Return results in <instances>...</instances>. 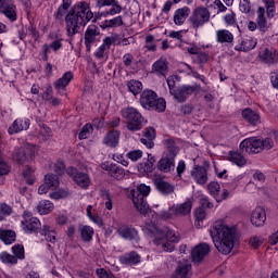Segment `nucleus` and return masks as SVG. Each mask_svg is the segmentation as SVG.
Listing matches in <instances>:
<instances>
[{
  "instance_id": "25",
  "label": "nucleus",
  "mask_w": 278,
  "mask_h": 278,
  "mask_svg": "<svg viewBox=\"0 0 278 278\" xmlns=\"http://www.w3.org/2000/svg\"><path fill=\"white\" fill-rule=\"evenodd\" d=\"M215 38L219 45H233V33L228 29L216 30Z\"/></svg>"
},
{
  "instance_id": "61",
  "label": "nucleus",
  "mask_w": 278,
  "mask_h": 278,
  "mask_svg": "<svg viewBox=\"0 0 278 278\" xmlns=\"http://www.w3.org/2000/svg\"><path fill=\"white\" fill-rule=\"evenodd\" d=\"M94 58L97 60H103V58H108V50L103 45H101L94 52Z\"/></svg>"
},
{
  "instance_id": "21",
  "label": "nucleus",
  "mask_w": 278,
  "mask_h": 278,
  "mask_svg": "<svg viewBox=\"0 0 278 278\" xmlns=\"http://www.w3.org/2000/svg\"><path fill=\"white\" fill-rule=\"evenodd\" d=\"M99 27L97 25L88 26V28L85 31V46L87 51H90L92 45L97 42V36H99Z\"/></svg>"
},
{
  "instance_id": "36",
  "label": "nucleus",
  "mask_w": 278,
  "mask_h": 278,
  "mask_svg": "<svg viewBox=\"0 0 278 278\" xmlns=\"http://www.w3.org/2000/svg\"><path fill=\"white\" fill-rule=\"evenodd\" d=\"M54 207H55V205H53V202H51L49 200H41V201H39V203L37 205V212L41 216H45L47 214H51V212H53Z\"/></svg>"
},
{
  "instance_id": "50",
  "label": "nucleus",
  "mask_w": 278,
  "mask_h": 278,
  "mask_svg": "<svg viewBox=\"0 0 278 278\" xmlns=\"http://www.w3.org/2000/svg\"><path fill=\"white\" fill-rule=\"evenodd\" d=\"M102 201L104 204L105 210L112 211L114 205L112 204V194H110V191H102L101 192Z\"/></svg>"
},
{
  "instance_id": "29",
  "label": "nucleus",
  "mask_w": 278,
  "mask_h": 278,
  "mask_svg": "<svg viewBox=\"0 0 278 278\" xmlns=\"http://www.w3.org/2000/svg\"><path fill=\"white\" fill-rule=\"evenodd\" d=\"M153 140H155V129L153 127L146 128L143 130V137L140 139L141 144H144L147 149H153L155 147Z\"/></svg>"
},
{
  "instance_id": "9",
  "label": "nucleus",
  "mask_w": 278,
  "mask_h": 278,
  "mask_svg": "<svg viewBox=\"0 0 278 278\" xmlns=\"http://www.w3.org/2000/svg\"><path fill=\"white\" fill-rule=\"evenodd\" d=\"M66 173L68 177L73 179V181L78 186V188H81L83 190H88L90 187V175L88 173L79 172L75 167H68L66 169Z\"/></svg>"
},
{
  "instance_id": "38",
  "label": "nucleus",
  "mask_w": 278,
  "mask_h": 278,
  "mask_svg": "<svg viewBox=\"0 0 278 278\" xmlns=\"http://www.w3.org/2000/svg\"><path fill=\"white\" fill-rule=\"evenodd\" d=\"M123 16L117 15L111 20H105L102 23V29H114L116 27H123Z\"/></svg>"
},
{
  "instance_id": "5",
  "label": "nucleus",
  "mask_w": 278,
  "mask_h": 278,
  "mask_svg": "<svg viewBox=\"0 0 278 278\" xmlns=\"http://www.w3.org/2000/svg\"><path fill=\"white\" fill-rule=\"evenodd\" d=\"M140 103L144 110H155L156 112H164L166 110V100L157 98V93L153 90H144L141 93Z\"/></svg>"
},
{
  "instance_id": "47",
  "label": "nucleus",
  "mask_w": 278,
  "mask_h": 278,
  "mask_svg": "<svg viewBox=\"0 0 278 278\" xmlns=\"http://www.w3.org/2000/svg\"><path fill=\"white\" fill-rule=\"evenodd\" d=\"M71 195V191L68 189L61 188L52 193H50V199L54 201H60V199H66Z\"/></svg>"
},
{
  "instance_id": "32",
  "label": "nucleus",
  "mask_w": 278,
  "mask_h": 278,
  "mask_svg": "<svg viewBox=\"0 0 278 278\" xmlns=\"http://www.w3.org/2000/svg\"><path fill=\"white\" fill-rule=\"evenodd\" d=\"M22 229L25 231V233H36L41 227L40 219L38 217L31 218L28 222H22Z\"/></svg>"
},
{
  "instance_id": "1",
  "label": "nucleus",
  "mask_w": 278,
  "mask_h": 278,
  "mask_svg": "<svg viewBox=\"0 0 278 278\" xmlns=\"http://www.w3.org/2000/svg\"><path fill=\"white\" fill-rule=\"evenodd\" d=\"M151 193V187L147 185H139L137 192L132 194V203L137 212L141 213L142 216H148L150 222H146L143 231L146 236L153 238V244L165 251V253H173L175 251V244H179L181 241V235L179 231L168 227H157L155 222L160 218V215L152 211L147 203V197Z\"/></svg>"
},
{
  "instance_id": "56",
  "label": "nucleus",
  "mask_w": 278,
  "mask_h": 278,
  "mask_svg": "<svg viewBox=\"0 0 278 278\" xmlns=\"http://www.w3.org/2000/svg\"><path fill=\"white\" fill-rule=\"evenodd\" d=\"M223 21L227 25V27H233V25H236V13L233 11L228 12L223 17Z\"/></svg>"
},
{
  "instance_id": "2",
  "label": "nucleus",
  "mask_w": 278,
  "mask_h": 278,
  "mask_svg": "<svg viewBox=\"0 0 278 278\" xmlns=\"http://www.w3.org/2000/svg\"><path fill=\"white\" fill-rule=\"evenodd\" d=\"M236 233V226H229L227 222L223 219L216 220L210 229L215 249L222 253V255H229V253L233 251Z\"/></svg>"
},
{
  "instance_id": "54",
  "label": "nucleus",
  "mask_w": 278,
  "mask_h": 278,
  "mask_svg": "<svg viewBox=\"0 0 278 278\" xmlns=\"http://www.w3.org/2000/svg\"><path fill=\"white\" fill-rule=\"evenodd\" d=\"M111 177H114V179L121 180L125 178V169L123 167L115 165L111 172Z\"/></svg>"
},
{
  "instance_id": "26",
  "label": "nucleus",
  "mask_w": 278,
  "mask_h": 278,
  "mask_svg": "<svg viewBox=\"0 0 278 278\" xmlns=\"http://www.w3.org/2000/svg\"><path fill=\"white\" fill-rule=\"evenodd\" d=\"M71 13V0H63L62 4L54 12L55 21H65L66 16Z\"/></svg>"
},
{
  "instance_id": "52",
  "label": "nucleus",
  "mask_w": 278,
  "mask_h": 278,
  "mask_svg": "<svg viewBox=\"0 0 278 278\" xmlns=\"http://www.w3.org/2000/svg\"><path fill=\"white\" fill-rule=\"evenodd\" d=\"M45 181L50 188H60V178L56 175L48 174L45 176Z\"/></svg>"
},
{
  "instance_id": "42",
  "label": "nucleus",
  "mask_w": 278,
  "mask_h": 278,
  "mask_svg": "<svg viewBox=\"0 0 278 278\" xmlns=\"http://www.w3.org/2000/svg\"><path fill=\"white\" fill-rule=\"evenodd\" d=\"M80 236L84 242H91L94 236V228H92L91 226H83L80 228Z\"/></svg>"
},
{
  "instance_id": "63",
  "label": "nucleus",
  "mask_w": 278,
  "mask_h": 278,
  "mask_svg": "<svg viewBox=\"0 0 278 278\" xmlns=\"http://www.w3.org/2000/svg\"><path fill=\"white\" fill-rule=\"evenodd\" d=\"M210 60V55L205 52H198L195 54L194 61L198 62V64H205Z\"/></svg>"
},
{
  "instance_id": "27",
  "label": "nucleus",
  "mask_w": 278,
  "mask_h": 278,
  "mask_svg": "<svg viewBox=\"0 0 278 278\" xmlns=\"http://www.w3.org/2000/svg\"><path fill=\"white\" fill-rule=\"evenodd\" d=\"M192 212V201H187L181 204H174L172 206V214L175 216H188Z\"/></svg>"
},
{
  "instance_id": "40",
  "label": "nucleus",
  "mask_w": 278,
  "mask_h": 278,
  "mask_svg": "<svg viewBox=\"0 0 278 278\" xmlns=\"http://www.w3.org/2000/svg\"><path fill=\"white\" fill-rule=\"evenodd\" d=\"M39 233H41V236H43L48 242H52V244L55 243L56 232L49 225H43L40 228Z\"/></svg>"
},
{
  "instance_id": "58",
  "label": "nucleus",
  "mask_w": 278,
  "mask_h": 278,
  "mask_svg": "<svg viewBox=\"0 0 278 278\" xmlns=\"http://www.w3.org/2000/svg\"><path fill=\"white\" fill-rule=\"evenodd\" d=\"M90 134H92V124H86L83 127L78 138L79 140H86V138H90Z\"/></svg>"
},
{
  "instance_id": "16",
  "label": "nucleus",
  "mask_w": 278,
  "mask_h": 278,
  "mask_svg": "<svg viewBox=\"0 0 278 278\" xmlns=\"http://www.w3.org/2000/svg\"><path fill=\"white\" fill-rule=\"evenodd\" d=\"M117 233L119 238L129 240L130 242H138L140 240L138 230L131 226H119L117 228Z\"/></svg>"
},
{
  "instance_id": "28",
  "label": "nucleus",
  "mask_w": 278,
  "mask_h": 278,
  "mask_svg": "<svg viewBox=\"0 0 278 278\" xmlns=\"http://www.w3.org/2000/svg\"><path fill=\"white\" fill-rule=\"evenodd\" d=\"M188 16H190V8L182 7L174 12L173 21L176 25L181 26L188 21Z\"/></svg>"
},
{
  "instance_id": "35",
  "label": "nucleus",
  "mask_w": 278,
  "mask_h": 278,
  "mask_svg": "<svg viewBox=\"0 0 278 278\" xmlns=\"http://www.w3.org/2000/svg\"><path fill=\"white\" fill-rule=\"evenodd\" d=\"M242 116L250 125H260V113L253 111L252 109H244L242 111Z\"/></svg>"
},
{
  "instance_id": "10",
  "label": "nucleus",
  "mask_w": 278,
  "mask_h": 278,
  "mask_svg": "<svg viewBox=\"0 0 278 278\" xmlns=\"http://www.w3.org/2000/svg\"><path fill=\"white\" fill-rule=\"evenodd\" d=\"M97 7L111 8L101 13L103 18H108V16H116V14H121V12H123V7L118 3V0H97Z\"/></svg>"
},
{
  "instance_id": "34",
  "label": "nucleus",
  "mask_w": 278,
  "mask_h": 278,
  "mask_svg": "<svg viewBox=\"0 0 278 278\" xmlns=\"http://www.w3.org/2000/svg\"><path fill=\"white\" fill-rule=\"evenodd\" d=\"M119 262L124 266H136V264H140V256L136 252H129L119 256Z\"/></svg>"
},
{
  "instance_id": "23",
  "label": "nucleus",
  "mask_w": 278,
  "mask_h": 278,
  "mask_svg": "<svg viewBox=\"0 0 278 278\" xmlns=\"http://www.w3.org/2000/svg\"><path fill=\"white\" fill-rule=\"evenodd\" d=\"M257 47V39L253 37H248L242 39L239 43L235 46V51H243L244 53L253 51Z\"/></svg>"
},
{
  "instance_id": "3",
  "label": "nucleus",
  "mask_w": 278,
  "mask_h": 278,
  "mask_svg": "<svg viewBox=\"0 0 278 278\" xmlns=\"http://www.w3.org/2000/svg\"><path fill=\"white\" fill-rule=\"evenodd\" d=\"M94 18V13L90 10V4L86 1L77 2L75 9H71L66 15L67 36H75L81 25H88Z\"/></svg>"
},
{
  "instance_id": "43",
  "label": "nucleus",
  "mask_w": 278,
  "mask_h": 278,
  "mask_svg": "<svg viewBox=\"0 0 278 278\" xmlns=\"http://www.w3.org/2000/svg\"><path fill=\"white\" fill-rule=\"evenodd\" d=\"M264 8H258L257 10V27L261 31H266L268 29V23L266 22V17L264 16Z\"/></svg>"
},
{
  "instance_id": "24",
  "label": "nucleus",
  "mask_w": 278,
  "mask_h": 278,
  "mask_svg": "<svg viewBox=\"0 0 278 278\" xmlns=\"http://www.w3.org/2000/svg\"><path fill=\"white\" fill-rule=\"evenodd\" d=\"M152 73H155L159 77H166L168 74V61L164 58L159 59L152 65Z\"/></svg>"
},
{
  "instance_id": "44",
  "label": "nucleus",
  "mask_w": 278,
  "mask_h": 278,
  "mask_svg": "<svg viewBox=\"0 0 278 278\" xmlns=\"http://www.w3.org/2000/svg\"><path fill=\"white\" fill-rule=\"evenodd\" d=\"M275 149V139L271 132L265 139H261V151H270Z\"/></svg>"
},
{
  "instance_id": "20",
  "label": "nucleus",
  "mask_w": 278,
  "mask_h": 278,
  "mask_svg": "<svg viewBox=\"0 0 278 278\" xmlns=\"http://www.w3.org/2000/svg\"><path fill=\"white\" fill-rule=\"evenodd\" d=\"M30 124L29 118H17L9 127L8 131L10 136H14V134H20V131H27Z\"/></svg>"
},
{
  "instance_id": "22",
  "label": "nucleus",
  "mask_w": 278,
  "mask_h": 278,
  "mask_svg": "<svg viewBox=\"0 0 278 278\" xmlns=\"http://www.w3.org/2000/svg\"><path fill=\"white\" fill-rule=\"evenodd\" d=\"M191 177L199 186H205L207 184V169L203 166H195L191 170Z\"/></svg>"
},
{
  "instance_id": "48",
  "label": "nucleus",
  "mask_w": 278,
  "mask_h": 278,
  "mask_svg": "<svg viewBox=\"0 0 278 278\" xmlns=\"http://www.w3.org/2000/svg\"><path fill=\"white\" fill-rule=\"evenodd\" d=\"M205 216H207V213L205 212V208L203 207H198L194 212V225L195 227H201V223L205 220Z\"/></svg>"
},
{
  "instance_id": "62",
  "label": "nucleus",
  "mask_w": 278,
  "mask_h": 278,
  "mask_svg": "<svg viewBox=\"0 0 278 278\" xmlns=\"http://www.w3.org/2000/svg\"><path fill=\"white\" fill-rule=\"evenodd\" d=\"M39 136L42 138V140H49V138H51V128L47 126L40 127Z\"/></svg>"
},
{
  "instance_id": "55",
  "label": "nucleus",
  "mask_w": 278,
  "mask_h": 278,
  "mask_svg": "<svg viewBox=\"0 0 278 278\" xmlns=\"http://www.w3.org/2000/svg\"><path fill=\"white\" fill-rule=\"evenodd\" d=\"M116 40H118V35H111L109 37H105L102 41V46L110 51V47H112V45L116 43Z\"/></svg>"
},
{
  "instance_id": "59",
  "label": "nucleus",
  "mask_w": 278,
  "mask_h": 278,
  "mask_svg": "<svg viewBox=\"0 0 278 278\" xmlns=\"http://www.w3.org/2000/svg\"><path fill=\"white\" fill-rule=\"evenodd\" d=\"M126 157H128V160L130 162H138V160H142V151L141 150H132L129 151L126 154Z\"/></svg>"
},
{
  "instance_id": "46",
  "label": "nucleus",
  "mask_w": 278,
  "mask_h": 278,
  "mask_svg": "<svg viewBox=\"0 0 278 278\" xmlns=\"http://www.w3.org/2000/svg\"><path fill=\"white\" fill-rule=\"evenodd\" d=\"M34 173H35V169L33 167H27L23 172V177L26 184H28V186H34V182L36 181V176Z\"/></svg>"
},
{
  "instance_id": "13",
  "label": "nucleus",
  "mask_w": 278,
  "mask_h": 278,
  "mask_svg": "<svg viewBox=\"0 0 278 278\" xmlns=\"http://www.w3.org/2000/svg\"><path fill=\"white\" fill-rule=\"evenodd\" d=\"M0 13L3 14L10 23H15L18 18L16 4H13L12 0H0Z\"/></svg>"
},
{
  "instance_id": "57",
  "label": "nucleus",
  "mask_w": 278,
  "mask_h": 278,
  "mask_svg": "<svg viewBox=\"0 0 278 278\" xmlns=\"http://www.w3.org/2000/svg\"><path fill=\"white\" fill-rule=\"evenodd\" d=\"M12 252L16 260H25V248L21 244L14 245Z\"/></svg>"
},
{
  "instance_id": "4",
  "label": "nucleus",
  "mask_w": 278,
  "mask_h": 278,
  "mask_svg": "<svg viewBox=\"0 0 278 278\" xmlns=\"http://www.w3.org/2000/svg\"><path fill=\"white\" fill-rule=\"evenodd\" d=\"M167 150L163 153L161 160L157 162V169L161 173H173L175 172V159L179 153V148L175 143V140H166Z\"/></svg>"
},
{
  "instance_id": "18",
  "label": "nucleus",
  "mask_w": 278,
  "mask_h": 278,
  "mask_svg": "<svg viewBox=\"0 0 278 278\" xmlns=\"http://www.w3.org/2000/svg\"><path fill=\"white\" fill-rule=\"evenodd\" d=\"M176 276L172 278H190L192 277V263L190 261H180L176 267Z\"/></svg>"
},
{
  "instance_id": "19",
  "label": "nucleus",
  "mask_w": 278,
  "mask_h": 278,
  "mask_svg": "<svg viewBox=\"0 0 278 278\" xmlns=\"http://www.w3.org/2000/svg\"><path fill=\"white\" fill-rule=\"evenodd\" d=\"M250 220L254 227H264V224L266 223V211L264 210V207H255L252 211Z\"/></svg>"
},
{
  "instance_id": "7",
  "label": "nucleus",
  "mask_w": 278,
  "mask_h": 278,
  "mask_svg": "<svg viewBox=\"0 0 278 278\" xmlns=\"http://www.w3.org/2000/svg\"><path fill=\"white\" fill-rule=\"evenodd\" d=\"M211 17L212 13L210 12V9L206 7H197L193 9L188 22L192 29H201V27L210 23Z\"/></svg>"
},
{
  "instance_id": "6",
  "label": "nucleus",
  "mask_w": 278,
  "mask_h": 278,
  "mask_svg": "<svg viewBox=\"0 0 278 278\" xmlns=\"http://www.w3.org/2000/svg\"><path fill=\"white\" fill-rule=\"evenodd\" d=\"M121 114L123 118L127 119V129H129V131H140V129H142V122L144 118L136 108H124L122 109Z\"/></svg>"
},
{
  "instance_id": "31",
  "label": "nucleus",
  "mask_w": 278,
  "mask_h": 278,
  "mask_svg": "<svg viewBox=\"0 0 278 278\" xmlns=\"http://www.w3.org/2000/svg\"><path fill=\"white\" fill-rule=\"evenodd\" d=\"M119 140H121V132L118 130H111L105 135L103 139V144H105L106 147H110L111 149H114L118 147Z\"/></svg>"
},
{
  "instance_id": "12",
  "label": "nucleus",
  "mask_w": 278,
  "mask_h": 278,
  "mask_svg": "<svg viewBox=\"0 0 278 278\" xmlns=\"http://www.w3.org/2000/svg\"><path fill=\"white\" fill-rule=\"evenodd\" d=\"M239 147L243 153H262V139L256 137L247 138Z\"/></svg>"
},
{
  "instance_id": "11",
  "label": "nucleus",
  "mask_w": 278,
  "mask_h": 278,
  "mask_svg": "<svg viewBox=\"0 0 278 278\" xmlns=\"http://www.w3.org/2000/svg\"><path fill=\"white\" fill-rule=\"evenodd\" d=\"M258 62L262 64H267V66H273V64H278V52L275 48H263L257 54Z\"/></svg>"
},
{
  "instance_id": "51",
  "label": "nucleus",
  "mask_w": 278,
  "mask_h": 278,
  "mask_svg": "<svg viewBox=\"0 0 278 278\" xmlns=\"http://www.w3.org/2000/svg\"><path fill=\"white\" fill-rule=\"evenodd\" d=\"M12 215V206L5 203L0 204V223Z\"/></svg>"
},
{
  "instance_id": "33",
  "label": "nucleus",
  "mask_w": 278,
  "mask_h": 278,
  "mask_svg": "<svg viewBox=\"0 0 278 278\" xmlns=\"http://www.w3.org/2000/svg\"><path fill=\"white\" fill-rule=\"evenodd\" d=\"M60 49H62V40L60 39L52 41L50 45H43L42 46L43 62L49 61V53H51L52 51H60Z\"/></svg>"
},
{
  "instance_id": "14",
  "label": "nucleus",
  "mask_w": 278,
  "mask_h": 278,
  "mask_svg": "<svg viewBox=\"0 0 278 278\" xmlns=\"http://www.w3.org/2000/svg\"><path fill=\"white\" fill-rule=\"evenodd\" d=\"M212 252V245L210 243H200L193 248L191 251L192 260L195 264L203 262L207 255Z\"/></svg>"
},
{
  "instance_id": "30",
  "label": "nucleus",
  "mask_w": 278,
  "mask_h": 278,
  "mask_svg": "<svg viewBox=\"0 0 278 278\" xmlns=\"http://www.w3.org/2000/svg\"><path fill=\"white\" fill-rule=\"evenodd\" d=\"M73 81V72H65L61 78L56 79L53 84L54 90L62 92V90H66V86Z\"/></svg>"
},
{
  "instance_id": "45",
  "label": "nucleus",
  "mask_w": 278,
  "mask_h": 278,
  "mask_svg": "<svg viewBox=\"0 0 278 278\" xmlns=\"http://www.w3.org/2000/svg\"><path fill=\"white\" fill-rule=\"evenodd\" d=\"M87 216L91 223H94V225H98V227L103 226V218L99 215L92 214V205L87 206Z\"/></svg>"
},
{
  "instance_id": "17",
  "label": "nucleus",
  "mask_w": 278,
  "mask_h": 278,
  "mask_svg": "<svg viewBox=\"0 0 278 278\" xmlns=\"http://www.w3.org/2000/svg\"><path fill=\"white\" fill-rule=\"evenodd\" d=\"M194 87L192 86H181L174 90H172V93L175 101L178 103H184L188 97H190L194 92Z\"/></svg>"
},
{
  "instance_id": "60",
  "label": "nucleus",
  "mask_w": 278,
  "mask_h": 278,
  "mask_svg": "<svg viewBox=\"0 0 278 278\" xmlns=\"http://www.w3.org/2000/svg\"><path fill=\"white\" fill-rule=\"evenodd\" d=\"M239 10L244 14L251 12V0H239Z\"/></svg>"
},
{
  "instance_id": "49",
  "label": "nucleus",
  "mask_w": 278,
  "mask_h": 278,
  "mask_svg": "<svg viewBox=\"0 0 278 278\" xmlns=\"http://www.w3.org/2000/svg\"><path fill=\"white\" fill-rule=\"evenodd\" d=\"M127 86L128 90H130V92L135 96L142 92V83H140L139 80H130L128 81Z\"/></svg>"
},
{
  "instance_id": "53",
  "label": "nucleus",
  "mask_w": 278,
  "mask_h": 278,
  "mask_svg": "<svg viewBox=\"0 0 278 278\" xmlns=\"http://www.w3.org/2000/svg\"><path fill=\"white\" fill-rule=\"evenodd\" d=\"M0 261L3 264H17L18 263V260L16 258V256H14L8 252L0 253Z\"/></svg>"
},
{
  "instance_id": "64",
  "label": "nucleus",
  "mask_w": 278,
  "mask_h": 278,
  "mask_svg": "<svg viewBox=\"0 0 278 278\" xmlns=\"http://www.w3.org/2000/svg\"><path fill=\"white\" fill-rule=\"evenodd\" d=\"M271 86L278 90V71L270 74Z\"/></svg>"
},
{
  "instance_id": "39",
  "label": "nucleus",
  "mask_w": 278,
  "mask_h": 278,
  "mask_svg": "<svg viewBox=\"0 0 278 278\" xmlns=\"http://www.w3.org/2000/svg\"><path fill=\"white\" fill-rule=\"evenodd\" d=\"M0 240L4 244H14L16 242V232L13 230L0 229Z\"/></svg>"
},
{
  "instance_id": "41",
  "label": "nucleus",
  "mask_w": 278,
  "mask_h": 278,
  "mask_svg": "<svg viewBox=\"0 0 278 278\" xmlns=\"http://www.w3.org/2000/svg\"><path fill=\"white\" fill-rule=\"evenodd\" d=\"M229 161L236 166L242 167L247 165V159L239 152H229Z\"/></svg>"
},
{
  "instance_id": "15",
  "label": "nucleus",
  "mask_w": 278,
  "mask_h": 278,
  "mask_svg": "<svg viewBox=\"0 0 278 278\" xmlns=\"http://www.w3.org/2000/svg\"><path fill=\"white\" fill-rule=\"evenodd\" d=\"M207 191L211 197H214L217 203H220L226 199H229L230 197L229 190L227 189H223L220 192V185L216 181H212L208 184Z\"/></svg>"
},
{
  "instance_id": "8",
  "label": "nucleus",
  "mask_w": 278,
  "mask_h": 278,
  "mask_svg": "<svg viewBox=\"0 0 278 278\" xmlns=\"http://www.w3.org/2000/svg\"><path fill=\"white\" fill-rule=\"evenodd\" d=\"M38 148L33 144H26L21 148H15L12 154V160L13 162H16V164H25V162L34 160Z\"/></svg>"
},
{
  "instance_id": "37",
  "label": "nucleus",
  "mask_w": 278,
  "mask_h": 278,
  "mask_svg": "<svg viewBox=\"0 0 278 278\" xmlns=\"http://www.w3.org/2000/svg\"><path fill=\"white\" fill-rule=\"evenodd\" d=\"M154 185L156 187V190L161 191L162 194H170L175 190L173 185L164 181V179H161V178H156L154 180Z\"/></svg>"
}]
</instances>
